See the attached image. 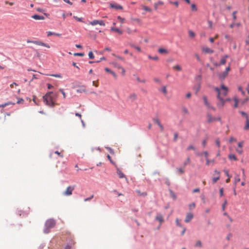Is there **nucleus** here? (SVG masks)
<instances>
[{"label":"nucleus","instance_id":"nucleus-48","mask_svg":"<svg viewBox=\"0 0 249 249\" xmlns=\"http://www.w3.org/2000/svg\"><path fill=\"white\" fill-rule=\"evenodd\" d=\"M142 9L146 11L151 12V9L147 6H143Z\"/></svg>","mask_w":249,"mask_h":249},{"label":"nucleus","instance_id":"nucleus-15","mask_svg":"<svg viewBox=\"0 0 249 249\" xmlns=\"http://www.w3.org/2000/svg\"><path fill=\"white\" fill-rule=\"evenodd\" d=\"M229 57V55L226 54V55H225L221 59V60H220V65H225L226 63V59L227 58H228Z\"/></svg>","mask_w":249,"mask_h":249},{"label":"nucleus","instance_id":"nucleus-40","mask_svg":"<svg viewBox=\"0 0 249 249\" xmlns=\"http://www.w3.org/2000/svg\"><path fill=\"white\" fill-rule=\"evenodd\" d=\"M136 80L138 82L145 83L146 82L145 79L141 80L139 77H137Z\"/></svg>","mask_w":249,"mask_h":249},{"label":"nucleus","instance_id":"nucleus-18","mask_svg":"<svg viewBox=\"0 0 249 249\" xmlns=\"http://www.w3.org/2000/svg\"><path fill=\"white\" fill-rule=\"evenodd\" d=\"M32 18L36 20H43L44 19V17L42 16L34 15L32 16Z\"/></svg>","mask_w":249,"mask_h":249},{"label":"nucleus","instance_id":"nucleus-49","mask_svg":"<svg viewBox=\"0 0 249 249\" xmlns=\"http://www.w3.org/2000/svg\"><path fill=\"white\" fill-rule=\"evenodd\" d=\"M189 207L190 210H192L195 208L196 204L195 203H192L189 205Z\"/></svg>","mask_w":249,"mask_h":249},{"label":"nucleus","instance_id":"nucleus-3","mask_svg":"<svg viewBox=\"0 0 249 249\" xmlns=\"http://www.w3.org/2000/svg\"><path fill=\"white\" fill-rule=\"evenodd\" d=\"M55 225V221L53 219H50L46 221L45 223V229L44 231L45 233H48L49 230L54 227Z\"/></svg>","mask_w":249,"mask_h":249},{"label":"nucleus","instance_id":"nucleus-43","mask_svg":"<svg viewBox=\"0 0 249 249\" xmlns=\"http://www.w3.org/2000/svg\"><path fill=\"white\" fill-rule=\"evenodd\" d=\"M190 162V159L189 157H188L186 160L184 162V166H186V165L189 164Z\"/></svg>","mask_w":249,"mask_h":249},{"label":"nucleus","instance_id":"nucleus-36","mask_svg":"<svg viewBox=\"0 0 249 249\" xmlns=\"http://www.w3.org/2000/svg\"><path fill=\"white\" fill-rule=\"evenodd\" d=\"M196 247H202V243L200 240H198L196 241Z\"/></svg>","mask_w":249,"mask_h":249},{"label":"nucleus","instance_id":"nucleus-44","mask_svg":"<svg viewBox=\"0 0 249 249\" xmlns=\"http://www.w3.org/2000/svg\"><path fill=\"white\" fill-rule=\"evenodd\" d=\"M240 113L243 116L246 117V120L249 118L248 114L244 111H240Z\"/></svg>","mask_w":249,"mask_h":249},{"label":"nucleus","instance_id":"nucleus-11","mask_svg":"<svg viewBox=\"0 0 249 249\" xmlns=\"http://www.w3.org/2000/svg\"><path fill=\"white\" fill-rule=\"evenodd\" d=\"M137 100V94L135 93L130 94L127 97V100L130 102H134Z\"/></svg>","mask_w":249,"mask_h":249},{"label":"nucleus","instance_id":"nucleus-41","mask_svg":"<svg viewBox=\"0 0 249 249\" xmlns=\"http://www.w3.org/2000/svg\"><path fill=\"white\" fill-rule=\"evenodd\" d=\"M131 46L135 49H136L138 51L140 52L141 51V48L139 46H135L134 44L131 45Z\"/></svg>","mask_w":249,"mask_h":249},{"label":"nucleus","instance_id":"nucleus-13","mask_svg":"<svg viewBox=\"0 0 249 249\" xmlns=\"http://www.w3.org/2000/svg\"><path fill=\"white\" fill-rule=\"evenodd\" d=\"M109 6L111 8L115 9L116 10H122L123 8L121 5L113 3H110L109 4Z\"/></svg>","mask_w":249,"mask_h":249},{"label":"nucleus","instance_id":"nucleus-5","mask_svg":"<svg viewBox=\"0 0 249 249\" xmlns=\"http://www.w3.org/2000/svg\"><path fill=\"white\" fill-rule=\"evenodd\" d=\"M202 99L204 101V103L205 105L208 108L211 109L214 111L216 110L215 108L214 107L212 106L211 105L210 103L209 102L207 96H203L202 97Z\"/></svg>","mask_w":249,"mask_h":249},{"label":"nucleus","instance_id":"nucleus-56","mask_svg":"<svg viewBox=\"0 0 249 249\" xmlns=\"http://www.w3.org/2000/svg\"><path fill=\"white\" fill-rule=\"evenodd\" d=\"M236 151L239 154H242L243 153V150L242 148H237L236 149Z\"/></svg>","mask_w":249,"mask_h":249},{"label":"nucleus","instance_id":"nucleus-25","mask_svg":"<svg viewBox=\"0 0 249 249\" xmlns=\"http://www.w3.org/2000/svg\"><path fill=\"white\" fill-rule=\"evenodd\" d=\"M126 31L127 32V33L129 35H131L132 34V33H136L137 32V30L135 29L134 30H132L130 28H127L126 29Z\"/></svg>","mask_w":249,"mask_h":249},{"label":"nucleus","instance_id":"nucleus-10","mask_svg":"<svg viewBox=\"0 0 249 249\" xmlns=\"http://www.w3.org/2000/svg\"><path fill=\"white\" fill-rule=\"evenodd\" d=\"M228 89L224 85L221 86L220 96H225L227 95Z\"/></svg>","mask_w":249,"mask_h":249},{"label":"nucleus","instance_id":"nucleus-38","mask_svg":"<svg viewBox=\"0 0 249 249\" xmlns=\"http://www.w3.org/2000/svg\"><path fill=\"white\" fill-rule=\"evenodd\" d=\"M117 19L119 20V21L122 23H124L125 21V19L121 17L120 16H118L117 17Z\"/></svg>","mask_w":249,"mask_h":249},{"label":"nucleus","instance_id":"nucleus-64","mask_svg":"<svg viewBox=\"0 0 249 249\" xmlns=\"http://www.w3.org/2000/svg\"><path fill=\"white\" fill-rule=\"evenodd\" d=\"M236 142V139H235L234 138L232 137H231L229 140V142L230 143L232 142Z\"/></svg>","mask_w":249,"mask_h":249},{"label":"nucleus","instance_id":"nucleus-9","mask_svg":"<svg viewBox=\"0 0 249 249\" xmlns=\"http://www.w3.org/2000/svg\"><path fill=\"white\" fill-rule=\"evenodd\" d=\"M28 43H33L36 45H39V46H44V47H46L48 48H50V46L49 44H46V43H43V42H42L41 41H30V40H27V41Z\"/></svg>","mask_w":249,"mask_h":249},{"label":"nucleus","instance_id":"nucleus-27","mask_svg":"<svg viewBox=\"0 0 249 249\" xmlns=\"http://www.w3.org/2000/svg\"><path fill=\"white\" fill-rule=\"evenodd\" d=\"M173 69L176 70L178 71H181L182 70V68L179 65H177L176 66H174L173 67Z\"/></svg>","mask_w":249,"mask_h":249},{"label":"nucleus","instance_id":"nucleus-17","mask_svg":"<svg viewBox=\"0 0 249 249\" xmlns=\"http://www.w3.org/2000/svg\"><path fill=\"white\" fill-rule=\"evenodd\" d=\"M117 173L120 178H125V176L124 173L121 171H120L118 167H117Z\"/></svg>","mask_w":249,"mask_h":249},{"label":"nucleus","instance_id":"nucleus-46","mask_svg":"<svg viewBox=\"0 0 249 249\" xmlns=\"http://www.w3.org/2000/svg\"><path fill=\"white\" fill-rule=\"evenodd\" d=\"M177 170L179 172V173L180 174H182L184 172V169L182 168H177Z\"/></svg>","mask_w":249,"mask_h":249},{"label":"nucleus","instance_id":"nucleus-52","mask_svg":"<svg viewBox=\"0 0 249 249\" xmlns=\"http://www.w3.org/2000/svg\"><path fill=\"white\" fill-rule=\"evenodd\" d=\"M215 143H216V144L217 145V146L218 147H220V140L219 139H217L216 140H215Z\"/></svg>","mask_w":249,"mask_h":249},{"label":"nucleus","instance_id":"nucleus-29","mask_svg":"<svg viewBox=\"0 0 249 249\" xmlns=\"http://www.w3.org/2000/svg\"><path fill=\"white\" fill-rule=\"evenodd\" d=\"M161 91L162 92V93H163L164 95H165L167 94V90L166 89V86H163L161 88Z\"/></svg>","mask_w":249,"mask_h":249},{"label":"nucleus","instance_id":"nucleus-20","mask_svg":"<svg viewBox=\"0 0 249 249\" xmlns=\"http://www.w3.org/2000/svg\"><path fill=\"white\" fill-rule=\"evenodd\" d=\"M228 158L230 160H233L235 161L237 160V158H236V156L233 154H230L228 156Z\"/></svg>","mask_w":249,"mask_h":249},{"label":"nucleus","instance_id":"nucleus-23","mask_svg":"<svg viewBox=\"0 0 249 249\" xmlns=\"http://www.w3.org/2000/svg\"><path fill=\"white\" fill-rule=\"evenodd\" d=\"M15 104V103H12V102H9L6 103L5 104H1V105H0V107L3 108V107H5L7 106L10 105H14Z\"/></svg>","mask_w":249,"mask_h":249},{"label":"nucleus","instance_id":"nucleus-63","mask_svg":"<svg viewBox=\"0 0 249 249\" xmlns=\"http://www.w3.org/2000/svg\"><path fill=\"white\" fill-rule=\"evenodd\" d=\"M243 142H241L238 143V146L239 148H242L243 146Z\"/></svg>","mask_w":249,"mask_h":249},{"label":"nucleus","instance_id":"nucleus-32","mask_svg":"<svg viewBox=\"0 0 249 249\" xmlns=\"http://www.w3.org/2000/svg\"><path fill=\"white\" fill-rule=\"evenodd\" d=\"M244 129L245 130L249 129V118H247V119L246 120V125L244 127Z\"/></svg>","mask_w":249,"mask_h":249},{"label":"nucleus","instance_id":"nucleus-24","mask_svg":"<svg viewBox=\"0 0 249 249\" xmlns=\"http://www.w3.org/2000/svg\"><path fill=\"white\" fill-rule=\"evenodd\" d=\"M52 35H54V36H60L61 35L59 33H55L52 32L51 31H49L47 32V36H52Z\"/></svg>","mask_w":249,"mask_h":249},{"label":"nucleus","instance_id":"nucleus-51","mask_svg":"<svg viewBox=\"0 0 249 249\" xmlns=\"http://www.w3.org/2000/svg\"><path fill=\"white\" fill-rule=\"evenodd\" d=\"M153 121H154V122L155 124H156L158 126H159L160 124H161V123H160V120H159V119H154Z\"/></svg>","mask_w":249,"mask_h":249},{"label":"nucleus","instance_id":"nucleus-57","mask_svg":"<svg viewBox=\"0 0 249 249\" xmlns=\"http://www.w3.org/2000/svg\"><path fill=\"white\" fill-rule=\"evenodd\" d=\"M176 224H177V225L178 227H181L182 226H181V224H180V223L179 222V219L178 218H177L176 219Z\"/></svg>","mask_w":249,"mask_h":249},{"label":"nucleus","instance_id":"nucleus-34","mask_svg":"<svg viewBox=\"0 0 249 249\" xmlns=\"http://www.w3.org/2000/svg\"><path fill=\"white\" fill-rule=\"evenodd\" d=\"M137 193L139 195L143 196H145L147 195L146 193H145V192L141 193V191L139 190H137Z\"/></svg>","mask_w":249,"mask_h":249},{"label":"nucleus","instance_id":"nucleus-35","mask_svg":"<svg viewBox=\"0 0 249 249\" xmlns=\"http://www.w3.org/2000/svg\"><path fill=\"white\" fill-rule=\"evenodd\" d=\"M182 111L185 114H189L188 109L186 107H183L182 108Z\"/></svg>","mask_w":249,"mask_h":249},{"label":"nucleus","instance_id":"nucleus-1","mask_svg":"<svg viewBox=\"0 0 249 249\" xmlns=\"http://www.w3.org/2000/svg\"><path fill=\"white\" fill-rule=\"evenodd\" d=\"M53 92L50 91L47 93L43 97L44 102L46 103V104L50 107H53L54 106L53 98L52 96Z\"/></svg>","mask_w":249,"mask_h":249},{"label":"nucleus","instance_id":"nucleus-47","mask_svg":"<svg viewBox=\"0 0 249 249\" xmlns=\"http://www.w3.org/2000/svg\"><path fill=\"white\" fill-rule=\"evenodd\" d=\"M191 9L192 11H197V8L196 7V5L194 3L191 4Z\"/></svg>","mask_w":249,"mask_h":249},{"label":"nucleus","instance_id":"nucleus-14","mask_svg":"<svg viewBox=\"0 0 249 249\" xmlns=\"http://www.w3.org/2000/svg\"><path fill=\"white\" fill-rule=\"evenodd\" d=\"M193 216L194 215L192 213H187L185 219V222L186 223L189 222L193 218Z\"/></svg>","mask_w":249,"mask_h":249},{"label":"nucleus","instance_id":"nucleus-22","mask_svg":"<svg viewBox=\"0 0 249 249\" xmlns=\"http://www.w3.org/2000/svg\"><path fill=\"white\" fill-rule=\"evenodd\" d=\"M156 219L157 220L159 221L160 223L163 222V216L161 214H158L156 216Z\"/></svg>","mask_w":249,"mask_h":249},{"label":"nucleus","instance_id":"nucleus-42","mask_svg":"<svg viewBox=\"0 0 249 249\" xmlns=\"http://www.w3.org/2000/svg\"><path fill=\"white\" fill-rule=\"evenodd\" d=\"M107 158L108 159V160L110 161V162L113 165H115L116 166V165L115 163L112 160L110 156L109 155H107Z\"/></svg>","mask_w":249,"mask_h":249},{"label":"nucleus","instance_id":"nucleus-62","mask_svg":"<svg viewBox=\"0 0 249 249\" xmlns=\"http://www.w3.org/2000/svg\"><path fill=\"white\" fill-rule=\"evenodd\" d=\"M59 90L63 94V97L64 98H65L66 97V95L65 92H64V90L63 89H60Z\"/></svg>","mask_w":249,"mask_h":249},{"label":"nucleus","instance_id":"nucleus-54","mask_svg":"<svg viewBox=\"0 0 249 249\" xmlns=\"http://www.w3.org/2000/svg\"><path fill=\"white\" fill-rule=\"evenodd\" d=\"M236 13H237V11H235L233 12V13L232 14L233 19L234 21L236 19Z\"/></svg>","mask_w":249,"mask_h":249},{"label":"nucleus","instance_id":"nucleus-4","mask_svg":"<svg viewBox=\"0 0 249 249\" xmlns=\"http://www.w3.org/2000/svg\"><path fill=\"white\" fill-rule=\"evenodd\" d=\"M230 70H231V68H230V66H229L228 67H227L226 68L225 71H223L218 74V76L220 80L224 79L228 76V73Z\"/></svg>","mask_w":249,"mask_h":249},{"label":"nucleus","instance_id":"nucleus-6","mask_svg":"<svg viewBox=\"0 0 249 249\" xmlns=\"http://www.w3.org/2000/svg\"><path fill=\"white\" fill-rule=\"evenodd\" d=\"M74 189V186H69L66 190L63 193V195L65 196H70L72 195V192Z\"/></svg>","mask_w":249,"mask_h":249},{"label":"nucleus","instance_id":"nucleus-16","mask_svg":"<svg viewBox=\"0 0 249 249\" xmlns=\"http://www.w3.org/2000/svg\"><path fill=\"white\" fill-rule=\"evenodd\" d=\"M130 19L132 22H136L139 25L142 24V20L139 18H131Z\"/></svg>","mask_w":249,"mask_h":249},{"label":"nucleus","instance_id":"nucleus-45","mask_svg":"<svg viewBox=\"0 0 249 249\" xmlns=\"http://www.w3.org/2000/svg\"><path fill=\"white\" fill-rule=\"evenodd\" d=\"M88 55L90 59H93L94 57L93 53L91 51H90Z\"/></svg>","mask_w":249,"mask_h":249},{"label":"nucleus","instance_id":"nucleus-60","mask_svg":"<svg viewBox=\"0 0 249 249\" xmlns=\"http://www.w3.org/2000/svg\"><path fill=\"white\" fill-rule=\"evenodd\" d=\"M94 197V196L93 195H91L89 197H88V198H85L84 199V201H89L93 197Z\"/></svg>","mask_w":249,"mask_h":249},{"label":"nucleus","instance_id":"nucleus-26","mask_svg":"<svg viewBox=\"0 0 249 249\" xmlns=\"http://www.w3.org/2000/svg\"><path fill=\"white\" fill-rule=\"evenodd\" d=\"M233 100L234 101V107L235 108H236V107H238V102H239V100H238V99L237 97H234L233 98Z\"/></svg>","mask_w":249,"mask_h":249},{"label":"nucleus","instance_id":"nucleus-7","mask_svg":"<svg viewBox=\"0 0 249 249\" xmlns=\"http://www.w3.org/2000/svg\"><path fill=\"white\" fill-rule=\"evenodd\" d=\"M206 117H207V121L208 123H211L215 121L216 120H218V121L221 120V118L220 117L216 118L214 117H213L212 115V114H211L209 113H208L207 114Z\"/></svg>","mask_w":249,"mask_h":249},{"label":"nucleus","instance_id":"nucleus-2","mask_svg":"<svg viewBox=\"0 0 249 249\" xmlns=\"http://www.w3.org/2000/svg\"><path fill=\"white\" fill-rule=\"evenodd\" d=\"M215 90L217 92V98L218 99V102L217 103L216 105L218 108L221 109L224 106L226 100H225L222 97L220 96V89L218 88H215Z\"/></svg>","mask_w":249,"mask_h":249},{"label":"nucleus","instance_id":"nucleus-8","mask_svg":"<svg viewBox=\"0 0 249 249\" xmlns=\"http://www.w3.org/2000/svg\"><path fill=\"white\" fill-rule=\"evenodd\" d=\"M89 24L92 26H94L97 24H99L101 26L105 25L104 21L102 20H94L93 21H90L89 22Z\"/></svg>","mask_w":249,"mask_h":249},{"label":"nucleus","instance_id":"nucleus-21","mask_svg":"<svg viewBox=\"0 0 249 249\" xmlns=\"http://www.w3.org/2000/svg\"><path fill=\"white\" fill-rule=\"evenodd\" d=\"M164 4L163 2L162 1H159L158 2H156L154 3V8L156 10L158 8V6Z\"/></svg>","mask_w":249,"mask_h":249},{"label":"nucleus","instance_id":"nucleus-12","mask_svg":"<svg viewBox=\"0 0 249 249\" xmlns=\"http://www.w3.org/2000/svg\"><path fill=\"white\" fill-rule=\"evenodd\" d=\"M202 51L203 53H209L211 54L213 53V50L211 49V48L206 47V46H203L202 47Z\"/></svg>","mask_w":249,"mask_h":249},{"label":"nucleus","instance_id":"nucleus-39","mask_svg":"<svg viewBox=\"0 0 249 249\" xmlns=\"http://www.w3.org/2000/svg\"><path fill=\"white\" fill-rule=\"evenodd\" d=\"M219 178H220L219 176H218L216 177L213 178L212 179L213 183H216L219 179Z\"/></svg>","mask_w":249,"mask_h":249},{"label":"nucleus","instance_id":"nucleus-28","mask_svg":"<svg viewBox=\"0 0 249 249\" xmlns=\"http://www.w3.org/2000/svg\"><path fill=\"white\" fill-rule=\"evenodd\" d=\"M112 65L114 66V67L120 69V68L122 67L120 65H119L116 62H113L112 63Z\"/></svg>","mask_w":249,"mask_h":249},{"label":"nucleus","instance_id":"nucleus-61","mask_svg":"<svg viewBox=\"0 0 249 249\" xmlns=\"http://www.w3.org/2000/svg\"><path fill=\"white\" fill-rule=\"evenodd\" d=\"M224 172H225V174L226 175V176L229 178H231V176L229 175V171L227 170H224Z\"/></svg>","mask_w":249,"mask_h":249},{"label":"nucleus","instance_id":"nucleus-31","mask_svg":"<svg viewBox=\"0 0 249 249\" xmlns=\"http://www.w3.org/2000/svg\"><path fill=\"white\" fill-rule=\"evenodd\" d=\"M159 53H167L168 51L163 48H160L158 50Z\"/></svg>","mask_w":249,"mask_h":249},{"label":"nucleus","instance_id":"nucleus-19","mask_svg":"<svg viewBox=\"0 0 249 249\" xmlns=\"http://www.w3.org/2000/svg\"><path fill=\"white\" fill-rule=\"evenodd\" d=\"M111 30L112 31H114L116 33H118L120 35H122L123 33V32L122 30H120L119 28L114 27H112L111 28Z\"/></svg>","mask_w":249,"mask_h":249},{"label":"nucleus","instance_id":"nucleus-50","mask_svg":"<svg viewBox=\"0 0 249 249\" xmlns=\"http://www.w3.org/2000/svg\"><path fill=\"white\" fill-rule=\"evenodd\" d=\"M74 56H83L84 54L83 53H76L73 54Z\"/></svg>","mask_w":249,"mask_h":249},{"label":"nucleus","instance_id":"nucleus-53","mask_svg":"<svg viewBox=\"0 0 249 249\" xmlns=\"http://www.w3.org/2000/svg\"><path fill=\"white\" fill-rule=\"evenodd\" d=\"M195 147L192 145H189L187 148V150H195Z\"/></svg>","mask_w":249,"mask_h":249},{"label":"nucleus","instance_id":"nucleus-55","mask_svg":"<svg viewBox=\"0 0 249 249\" xmlns=\"http://www.w3.org/2000/svg\"><path fill=\"white\" fill-rule=\"evenodd\" d=\"M227 200H225L222 205V209H223V211H224L225 209V207H226V206L227 205Z\"/></svg>","mask_w":249,"mask_h":249},{"label":"nucleus","instance_id":"nucleus-30","mask_svg":"<svg viewBox=\"0 0 249 249\" xmlns=\"http://www.w3.org/2000/svg\"><path fill=\"white\" fill-rule=\"evenodd\" d=\"M240 180L239 175H236L234 177V183L236 184Z\"/></svg>","mask_w":249,"mask_h":249},{"label":"nucleus","instance_id":"nucleus-33","mask_svg":"<svg viewBox=\"0 0 249 249\" xmlns=\"http://www.w3.org/2000/svg\"><path fill=\"white\" fill-rule=\"evenodd\" d=\"M206 160V164L207 165H209L211 163H214V160H210L208 159H207Z\"/></svg>","mask_w":249,"mask_h":249},{"label":"nucleus","instance_id":"nucleus-58","mask_svg":"<svg viewBox=\"0 0 249 249\" xmlns=\"http://www.w3.org/2000/svg\"><path fill=\"white\" fill-rule=\"evenodd\" d=\"M148 57H149V58L153 59V60H158V59H159L158 57L157 56L152 57V56H151L149 55V56H148Z\"/></svg>","mask_w":249,"mask_h":249},{"label":"nucleus","instance_id":"nucleus-37","mask_svg":"<svg viewBox=\"0 0 249 249\" xmlns=\"http://www.w3.org/2000/svg\"><path fill=\"white\" fill-rule=\"evenodd\" d=\"M189 36L191 37H194L195 36V33L193 32L191 30H189Z\"/></svg>","mask_w":249,"mask_h":249},{"label":"nucleus","instance_id":"nucleus-59","mask_svg":"<svg viewBox=\"0 0 249 249\" xmlns=\"http://www.w3.org/2000/svg\"><path fill=\"white\" fill-rule=\"evenodd\" d=\"M170 194H171V196L174 199H176V198H177V196H176V195L175 194V193H174L172 191H170Z\"/></svg>","mask_w":249,"mask_h":249}]
</instances>
